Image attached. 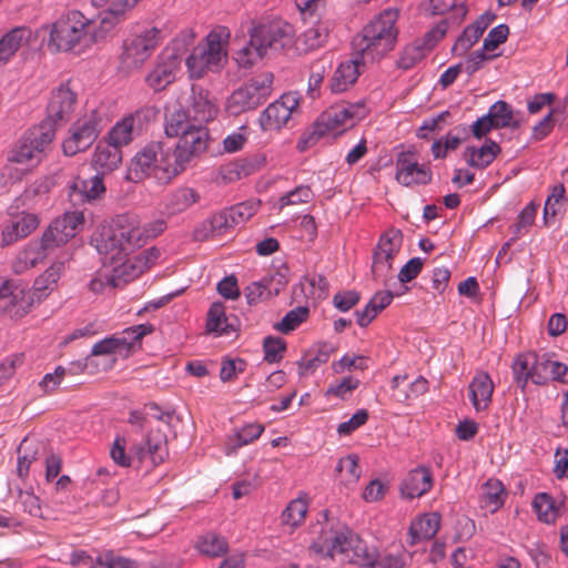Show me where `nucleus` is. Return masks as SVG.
Here are the masks:
<instances>
[{"label": "nucleus", "mask_w": 568, "mask_h": 568, "mask_svg": "<svg viewBox=\"0 0 568 568\" xmlns=\"http://www.w3.org/2000/svg\"><path fill=\"white\" fill-rule=\"evenodd\" d=\"M403 245V233L389 229L381 235L374 250L372 274L375 281L386 284L392 278L393 262Z\"/></svg>", "instance_id": "obj_13"}, {"label": "nucleus", "mask_w": 568, "mask_h": 568, "mask_svg": "<svg viewBox=\"0 0 568 568\" xmlns=\"http://www.w3.org/2000/svg\"><path fill=\"white\" fill-rule=\"evenodd\" d=\"M432 486L433 478L430 471L425 467H419L408 473L400 490L405 497L414 499L429 491Z\"/></svg>", "instance_id": "obj_33"}, {"label": "nucleus", "mask_w": 568, "mask_h": 568, "mask_svg": "<svg viewBox=\"0 0 568 568\" xmlns=\"http://www.w3.org/2000/svg\"><path fill=\"white\" fill-rule=\"evenodd\" d=\"M271 72L260 73L234 90L226 101V111L232 115L254 110L264 103L273 91Z\"/></svg>", "instance_id": "obj_9"}, {"label": "nucleus", "mask_w": 568, "mask_h": 568, "mask_svg": "<svg viewBox=\"0 0 568 568\" xmlns=\"http://www.w3.org/2000/svg\"><path fill=\"white\" fill-rule=\"evenodd\" d=\"M92 568H138L134 560L116 556L113 552H105L92 561Z\"/></svg>", "instance_id": "obj_59"}, {"label": "nucleus", "mask_w": 568, "mask_h": 568, "mask_svg": "<svg viewBox=\"0 0 568 568\" xmlns=\"http://www.w3.org/2000/svg\"><path fill=\"white\" fill-rule=\"evenodd\" d=\"M364 64L358 55L353 60L342 62L333 73L329 81V90L333 93L347 91L356 83L361 74L359 67Z\"/></svg>", "instance_id": "obj_30"}, {"label": "nucleus", "mask_w": 568, "mask_h": 568, "mask_svg": "<svg viewBox=\"0 0 568 568\" xmlns=\"http://www.w3.org/2000/svg\"><path fill=\"white\" fill-rule=\"evenodd\" d=\"M565 202L566 199L564 185H555L544 206V221L546 224H550L555 217L564 211Z\"/></svg>", "instance_id": "obj_49"}, {"label": "nucleus", "mask_w": 568, "mask_h": 568, "mask_svg": "<svg viewBox=\"0 0 568 568\" xmlns=\"http://www.w3.org/2000/svg\"><path fill=\"white\" fill-rule=\"evenodd\" d=\"M91 244L103 256L104 264L118 263L142 245V231L134 217L120 215L100 225L92 234Z\"/></svg>", "instance_id": "obj_1"}, {"label": "nucleus", "mask_w": 568, "mask_h": 568, "mask_svg": "<svg viewBox=\"0 0 568 568\" xmlns=\"http://www.w3.org/2000/svg\"><path fill=\"white\" fill-rule=\"evenodd\" d=\"M445 33L446 22L444 21L436 28L428 31L423 39L416 40L412 44L405 47L397 60V67L403 70L414 68L425 58L426 53L444 38Z\"/></svg>", "instance_id": "obj_19"}, {"label": "nucleus", "mask_w": 568, "mask_h": 568, "mask_svg": "<svg viewBox=\"0 0 568 568\" xmlns=\"http://www.w3.org/2000/svg\"><path fill=\"white\" fill-rule=\"evenodd\" d=\"M115 280L110 267L104 264L103 268H101L97 275L90 281L89 288L95 294L104 293L108 290L118 288L119 285Z\"/></svg>", "instance_id": "obj_57"}, {"label": "nucleus", "mask_w": 568, "mask_h": 568, "mask_svg": "<svg viewBox=\"0 0 568 568\" xmlns=\"http://www.w3.org/2000/svg\"><path fill=\"white\" fill-rule=\"evenodd\" d=\"M490 23V18L481 16L473 24L468 26L456 40L453 50L458 55H464L479 40Z\"/></svg>", "instance_id": "obj_36"}, {"label": "nucleus", "mask_w": 568, "mask_h": 568, "mask_svg": "<svg viewBox=\"0 0 568 568\" xmlns=\"http://www.w3.org/2000/svg\"><path fill=\"white\" fill-rule=\"evenodd\" d=\"M104 175L95 173L88 180H78L74 182L73 189L78 190L83 201L92 202L101 199L105 194Z\"/></svg>", "instance_id": "obj_45"}, {"label": "nucleus", "mask_w": 568, "mask_h": 568, "mask_svg": "<svg viewBox=\"0 0 568 568\" xmlns=\"http://www.w3.org/2000/svg\"><path fill=\"white\" fill-rule=\"evenodd\" d=\"M194 124H190L187 113L176 105L166 106L165 113V134L169 138L180 136Z\"/></svg>", "instance_id": "obj_43"}, {"label": "nucleus", "mask_w": 568, "mask_h": 568, "mask_svg": "<svg viewBox=\"0 0 568 568\" xmlns=\"http://www.w3.org/2000/svg\"><path fill=\"white\" fill-rule=\"evenodd\" d=\"M100 122V115L94 110L78 119L69 129V135L63 141V153L73 156L88 150L99 136Z\"/></svg>", "instance_id": "obj_14"}, {"label": "nucleus", "mask_w": 568, "mask_h": 568, "mask_svg": "<svg viewBox=\"0 0 568 568\" xmlns=\"http://www.w3.org/2000/svg\"><path fill=\"white\" fill-rule=\"evenodd\" d=\"M499 152L500 146L494 141H488L480 148H467L464 156L470 166L481 170L487 168L496 159Z\"/></svg>", "instance_id": "obj_37"}, {"label": "nucleus", "mask_w": 568, "mask_h": 568, "mask_svg": "<svg viewBox=\"0 0 568 568\" xmlns=\"http://www.w3.org/2000/svg\"><path fill=\"white\" fill-rule=\"evenodd\" d=\"M335 351V346L331 343H321L316 345L314 348L305 353L301 361H298V374L301 376H307L314 373L321 365L328 362Z\"/></svg>", "instance_id": "obj_34"}, {"label": "nucleus", "mask_w": 568, "mask_h": 568, "mask_svg": "<svg viewBox=\"0 0 568 568\" xmlns=\"http://www.w3.org/2000/svg\"><path fill=\"white\" fill-rule=\"evenodd\" d=\"M274 277H263L252 282L245 287L244 294L250 305H256L270 300L280 293V287L274 286Z\"/></svg>", "instance_id": "obj_40"}, {"label": "nucleus", "mask_w": 568, "mask_h": 568, "mask_svg": "<svg viewBox=\"0 0 568 568\" xmlns=\"http://www.w3.org/2000/svg\"><path fill=\"white\" fill-rule=\"evenodd\" d=\"M397 20L396 9H385L353 38L354 53L363 63L375 62L394 49L398 37Z\"/></svg>", "instance_id": "obj_2"}, {"label": "nucleus", "mask_w": 568, "mask_h": 568, "mask_svg": "<svg viewBox=\"0 0 568 568\" xmlns=\"http://www.w3.org/2000/svg\"><path fill=\"white\" fill-rule=\"evenodd\" d=\"M23 362L24 355L22 353H18L6 357L0 363V388L10 386V382L14 376L16 369L20 367Z\"/></svg>", "instance_id": "obj_58"}, {"label": "nucleus", "mask_w": 568, "mask_h": 568, "mask_svg": "<svg viewBox=\"0 0 568 568\" xmlns=\"http://www.w3.org/2000/svg\"><path fill=\"white\" fill-rule=\"evenodd\" d=\"M390 291H379L371 298L362 311L356 312V322L361 327H366L379 312L387 307L393 301Z\"/></svg>", "instance_id": "obj_38"}, {"label": "nucleus", "mask_w": 568, "mask_h": 568, "mask_svg": "<svg viewBox=\"0 0 568 568\" xmlns=\"http://www.w3.org/2000/svg\"><path fill=\"white\" fill-rule=\"evenodd\" d=\"M30 295L18 282L0 278V315L16 316L26 313L30 306Z\"/></svg>", "instance_id": "obj_20"}, {"label": "nucleus", "mask_w": 568, "mask_h": 568, "mask_svg": "<svg viewBox=\"0 0 568 568\" xmlns=\"http://www.w3.org/2000/svg\"><path fill=\"white\" fill-rule=\"evenodd\" d=\"M253 38V45H257L266 55L270 51H277L290 47L294 38L292 24L275 20L267 23H260L250 30Z\"/></svg>", "instance_id": "obj_15"}, {"label": "nucleus", "mask_w": 568, "mask_h": 568, "mask_svg": "<svg viewBox=\"0 0 568 568\" xmlns=\"http://www.w3.org/2000/svg\"><path fill=\"white\" fill-rule=\"evenodd\" d=\"M396 180L404 186L426 185L432 181V170L419 164L410 153H400L396 160Z\"/></svg>", "instance_id": "obj_21"}, {"label": "nucleus", "mask_w": 568, "mask_h": 568, "mask_svg": "<svg viewBox=\"0 0 568 568\" xmlns=\"http://www.w3.org/2000/svg\"><path fill=\"white\" fill-rule=\"evenodd\" d=\"M265 427L260 423H251L239 428L233 437V447L240 448L252 444L263 434Z\"/></svg>", "instance_id": "obj_54"}, {"label": "nucleus", "mask_w": 568, "mask_h": 568, "mask_svg": "<svg viewBox=\"0 0 568 568\" xmlns=\"http://www.w3.org/2000/svg\"><path fill=\"white\" fill-rule=\"evenodd\" d=\"M53 251L51 245H45L44 236L39 241L29 242L16 256L12 268L14 273L21 274L44 261L48 254Z\"/></svg>", "instance_id": "obj_26"}, {"label": "nucleus", "mask_w": 568, "mask_h": 568, "mask_svg": "<svg viewBox=\"0 0 568 568\" xmlns=\"http://www.w3.org/2000/svg\"><path fill=\"white\" fill-rule=\"evenodd\" d=\"M131 453L140 460H150L153 465L164 462L168 456L166 438L160 430H152L146 438L132 447Z\"/></svg>", "instance_id": "obj_24"}, {"label": "nucleus", "mask_w": 568, "mask_h": 568, "mask_svg": "<svg viewBox=\"0 0 568 568\" xmlns=\"http://www.w3.org/2000/svg\"><path fill=\"white\" fill-rule=\"evenodd\" d=\"M307 509L308 505L305 498L298 497L291 500L282 513V524L292 529L298 527L304 523Z\"/></svg>", "instance_id": "obj_47"}, {"label": "nucleus", "mask_w": 568, "mask_h": 568, "mask_svg": "<svg viewBox=\"0 0 568 568\" xmlns=\"http://www.w3.org/2000/svg\"><path fill=\"white\" fill-rule=\"evenodd\" d=\"M84 225V215L80 211L67 212L57 217L43 232L45 245L57 248L73 239Z\"/></svg>", "instance_id": "obj_18"}, {"label": "nucleus", "mask_w": 568, "mask_h": 568, "mask_svg": "<svg viewBox=\"0 0 568 568\" xmlns=\"http://www.w3.org/2000/svg\"><path fill=\"white\" fill-rule=\"evenodd\" d=\"M206 331L219 336L229 335L234 332V327L229 323L225 315V306L221 302L213 303L207 312Z\"/></svg>", "instance_id": "obj_42"}, {"label": "nucleus", "mask_w": 568, "mask_h": 568, "mask_svg": "<svg viewBox=\"0 0 568 568\" xmlns=\"http://www.w3.org/2000/svg\"><path fill=\"white\" fill-rule=\"evenodd\" d=\"M200 195L192 187H181L174 191L166 204L172 214L181 213L199 202Z\"/></svg>", "instance_id": "obj_46"}, {"label": "nucleus", "mask_w": 568, "mask_h": 568, "mask_svg": "<svg viewBox=\"0 0 568 568\" xmlns=\"http://www.w3.org/2000/svg\"><path fill=\"white\" fill-rule=\"evenodd\" d=\"M122 162V151L106 142L99 143L91 159V166L97 173L106 175L119 168Z\"/></svg>", "instance_id": "obj_32"}, {"label": "nucleus", "mask_w": 568, "mask_h": 568, "mask_svg": "<svg viewBox=\"0 0 568 568\" xmlns=\"http://www.w3.org/2000/svg\"><path fill=\"white\" fill-rule=\"evenodd\" d=\"M153 329L151 324H140L97 342L85 357L81 369L89 374L112 369L119 358H128L132 354L135 343L151 334Z\"/></svg>", "instance_id": "obj_3"}, {"label": "nucleus", "mask_w": 568, "mask_h": 568, "mask_svg": "<svg viewBox=\"0 0 568 568\" xmlns=\"http://www.w3.org/2000/svg\"><path fill=\"white\" fill-rule=\"evenodd\" d=\"M316 537L313 538L311 549L326 557H338L341 561L347 562V550H353L349 542L351 537H358L349 528L345 526L334 527L326 521L320 525V529L315 530Z\"/></svg>", "instance_id": "obj_10"}, {"label": "nucleus", "mask_w": 568, "mask_h": 568, "mask_svg": "<svg viewBox=\"0 0 568 568\" xmlns=\"http://www.w3.org/2000/svg\"><path fill=\"white\" fill-rule=\"evenodd\" d=\"M141 116L142 111L138 110L124 115L122 119L116 121L108 132L105 138L106 142L120 150L123 146L132 143L133 140L141 133Z\"/></svg>", "instance_id": "obj_22"}, {"label": "nucleus", "mask_w": 568, "mask_h": 568, "mask_svg": "<svg viewBox=\"0 0 568 568\" xmlns=\"http://www.w3.org/2000/svg\"><path fill=\"white\" fill-rule=\"evenodd\" d=\"M195 547L205 556L220 557L226 554L229 545L223 537L214 532H207L197 539Z\"/></svg>", "instance_id": "obj_48"}, {"label": "nucleus", "mask_w": 568, "mask_h": 568, "mask_svg": "<svg viewBox=\"0 0 568 568\" xmlns=\"http://www.w3.org/2000/svg\"><path fill=\"white\" fill-rule=\"evenodd\" d=\"M91 19L79 10L60 16L50 27L49 44L57 51L84 52L92 47Z\"/></svg>", "instance_id": "obj_6"}, {"label": "nucleus", "mask_w": 568, "mask_h": 568, "mask_svg": "<svg viewBox=\"0 0 568 568\" xmlns=\"http://www.w3.org/2000/svg\"><path fill=\"white\" fill-rule=\"evenodd\" d=\"M366 106L363 102H342L325 110L315 122V132L325 135L333 132H342L346 128L366 115Z\"/></svg>", "instance_id": "obj_11"}, {"label": "nucleus", "mask_w": 568, "mask_h": 568, "mask_svg": "<svg viewBox=\"0 0 568 568\" xmlns=\"http://www.w3.org/2000/svg\"><path fill=\"white\" fill-rule=\"evenodd\" d=\"M230 31L225 27L212 30L185 59V65L191 79H202L209 72L220 71L227 58Z\"/></svg>", "instance_id": "obj_5"}, {"label": "nucleus", "mask_w": 568, "mask_h": 568, "mask_svg": "<svg viewBox=\"0 0 568 568\" xmlns=\"http://www.w3.org/2000/svg\"><path fill=\"white\" fill-rule=\"evenodd\" d=\"M207 145L209 131L201 124L191 126V129L180 135L179 142L172 152L181 173L194 159L206 151Z\"/></svg>", "instance_id": "obj_16"}, {"label": "nucleus", "mask_w": 568, "mask_h": 568, "mask_svg": "<svg viewBox=\"0 0 568 568\" xmlns=\"http://www.w3.org/2000/svg\"><path fill=\"white\" fill-rule=\"evenodd\" d=\"M194 39V31L191 29H184L156 58L152 70L145 77L146 84L154 92L164 90L175 81L183 57L187 51V48L193 43Z\"/></svg>", "instance_id": "obj_7"}, {"label": "nucleus", "mask_w": 568, "mask_h": 568, "mask_svg": "<svg viewBox=\"0 0 568 568\" xmlns=\"http://www.w3.org/2000/svg\"><path fill=\"white\" fill-rule=\"evenodd\" d=\"M39 226V219L36 214L21 212L8 221L1 232L2 246H9L13 243L29 236Z\"/></svg>", "instance_id": "obj_23"}, {"label": "nucleus", "mask_w": 568, "mask_h": 568, "mask_svg": "<svg viewBox=\"0 0 568 568\" xmlns=\"http://www.w3.org/2000/svg\"><path fill=\"white\" fill-rule=\"evenodd\" d=\"M534 364H536V353H525L516 357L513 364V372L518 387L525 388L527 382L531 381Z\"/></svg>", "instance_id": "obj_50"}, {"label": "nucleus", "mask_w": 568, "mask_h": 568, "mask_svg": "<svg viewBox=\"0 0 568 568\" xmlns=\"http://www.w3.org/2000/svg\"><path fill=\"white\" fill-rule=\"evenodd\" d=\"M80 368V364L73 363L70 364L69 367L58 366L53 373L45 374L39 385L48 389H53L61 384L65 375H74Z\"/></svg>", "instance_id": "obj_61"}, {"label": "nucleus", "mask_w": 568, "mask_h": 568, "mask_svg": "<svg viewBox=\"0 0 568 568\" xmlns=\"http://www.w3.org/2000/svg\"><path fill=\"white\" fill-rule=\"evenodd\" d=\"M31 37L32 31L27 27H17L4 33L0 39V68L9 63Z\"/></svg>", "instance_id": "obj_31"}, {"label": "nucleus", "mask_w": 568, "mask_h": 568, "mask_svg": "<svg viewBox=\"0 0 568 568\" xmlns=\"http://www.w3.org/2000/svg\"><path fill=\"white\" fill-rule=\"evenodd\" d=\"M264 358L268 363H276L282 359L286 348L285 342L280 337L268 336L264 339Z\"/></svg>", "instance_id": "obj_64"}, {"label": "nucleus", "mask_w": 568, "mask_h": 568, "mask_svg": "<svg viewBox=\"0 0 568 568\" xmlns=\"http://www.w3.org/2000/svg\"><path fill=\"white\" fill-rule=\"evenodd\" d=\"M506 491L503 483L490 478L483 486L481 507L490 513L497 511L505 503Z\"/></svg>", "instance_id": "obj_41"}, {"label": "nucleus", "mask_w": 568, "mask_h": 568, "mask_svg": "<svg viewBox=\"0 0 568 568\" xmlns=\"http://www.w3.org/2000/svg\"><path fill=\"white\" fill-rule=\"evenodd\" d=\"M551 358L547 355L536 354V364L531 372V382L537 386H544L550 381Z\"/></svg>", "instance_id": "obj_62"}, {"label": "nucleus", "mask_w": 568, "mask_h": 568, "mask_svg": "<svg viewBox=\"0 0 568 568\" xmlns=\"http://www.w3.org/2000/svg\"><path fill=\"white\" fill-rule=\"evenodd\" d=\"M440 527V516L437 513H427L415 518L408 529V545L415 546L435 537Z\"/></svg>", "instance_id": "obj_29"}, {"label": "nucleus", "mask_w": 568, "mask_h": 568, "mask_svg": "<svg viewBox=\"0 0 568 568\" xmlns=\"http://www.w3.org/2000/svg\"><path fill=\"white\" fill-rule=\"evenodd\" d=\"M313 197L314 193L310 186L300 185L282 195L278 200V206L280 209H284L285 206L306 204L311 202Z\"/></svg>", "instance_id": "obj_56"}, {"label": "nucleus", "mask_w": 568, "mask_h": 568, "mask_svg": "<svg viewBox=\"0 0 568 568\" xmlns=\"http://www.w3.org/2000/svg\"><path fill=\"white\" fill-rule=\"evenodd\" d=\"M189 111L192 112L194 120L210 122L216 118L219 108L207 90L200 85H192Z\"/></svg>", "instance_id": "obj_27"}, {"label": "nucleus", "mask_w": 568, "mask_h": 568, "mask_svg": "<svg viewBox=\"0 0 568 568\" xmlns=\"http://www.w3.org/2000/svg\"><path fill=\"white\" fill-rule=\"evenodd\" d=\"M53 138L54 129L51 123L43 122L38 126H33L18 140L10 151L8 160L11 163L33 168L42 160Z\"/></svg>", "instance_id": "obj_8"}, {"label": "nucleus", "mask_w": 568, "mask_h": 568, "mask_svg": "<svg viewBox=\"0 0 568 568\" xmlns=\"http://www.w3.org/2000/svg\"><path fill=\"white\" fill-rule=\"evenodd\" d=\"M487 115L497 129L515 125L513 110L505 101L495 102L489 108Z\"/></svg>", "instance_id": "obj_51"}, {"label": "nucleus", "mask_w": 568, "mask_h": 568, "mask_svg": "<svg viewBox=\"0 0 568 568\" xmlns=\"http://www.w3.org/2000/svg\"><path fill=\"white\" fill-rule=\"evenodd\" d=\"M77 94L69 84H61L57 88L48 103V116L52 121L68 120L74 111Z\"/></svg>", "instance_id": "obj_25"}, {"label": "nucleus", "mask_w": 568, "mask_h": 568, "mask_svg": "<svg viewBox=\"0 0 568 568\" xmlns=\"http://www.w3.org/2000/svg\"><path fill=\"white\" fill-rule=\"evenodd\" d=\"M161 43V31L145 29L123 41L121 62L128 69H139L148 61Z\"/></svg>", "instance_id": "obj_12"}, {"label": "nucleus", "mask_w": 568, "mask_h": 568, "mask_svg": "<svg viewBox=\"0 0 568 568\" xmlns=\"http://www.w3.org/2000/svg\"><path fill=\"white\" fill-rule=\"evenodd\" d=\"M430 10L433 14L452 12L454 22L462 21L467 12L463 3L457 4V0H430Z\"/></svg>", "instance_id": "obj_55"}, {"label": "nucleus", "mask_w": 568, "mask_h": 568, "mask_svg": "<svg viewBox=\"0 0 568 568\" xmlns=\"http://www.w3.org/2000/svg\"><path fill=\"white\" fill-rule=\"evenodd\" d=\"M179 168L171 146L163 142H151L132 158L126 179L139 182L153 175L160 182L168 183L181 173Z\"/></svg>", "instance_id": "obj_4"}, {"label": "nucleus", "mask_w": 568, "mask_h": 568, "mask_svg": "<svg viewBox=\"0 0 568 568\" xmlns=\"http://www.w3.org/2000/svg\"><path fill=\"white\" fill-rule=\"evenodd\" d=\"M125 13L126 11L113 1L111 7L100 14L99 21L91 20L92 45L112 34L116 27L125 19Z\"/></svg>", "instance_id": "obj_28"}, {"label": "nucleus", "mask_w": 568, "mask_h": 568, "mask_svg": "<svg viewBox=\"0 0 568 568\" xmlns=\"http://www.w3.org/2000/svg\"><path fill=\"white\" fill-rule=\"evenodd\" d=\"M300 100L296 93H284L278 100L271 103L260 115L263 131H276L285 126L295 113L298 112Z\"/></svg>", "instance_id": "obj_17"}, {"label": "nucleus", "mask_w": 568, "mask_h": 568, "mask_svg": "<svg viewBox=\"0 0 568 568\" xmlns=\"http://www.w3.org/2000/svg\"><path fill=\"white\" fill-rule=\"evenodd\" d=\"M331 30L332 22L329 20L318 19L300 36L298 43L305 51L318 49L326 43Z\"/></svg>", "instance_id": "obj_35"}, {"label": "nucleus", "mask_w": 568, "mask_h": 568, "mask_svg": "<svg viewBox=\"0 0 568 568\" xmlns=\"http://www.w3.org/2000/svg\"><path fill=\"white\" fill-rule=\"evenodd\" d=\"M336 470L344 474L346 481L355 483L361 477V467L356 455H347L339 459Z\"/></svg>", "instance_id": "obj_63"}, {"label": "nucleus", "mask_w": 568, "mask_h": 568, "mask_svg": "<svg viewBox=\"0 0 568 568\" xmlns=\"http://www.w3.org/2000/svg\"><path fill=\"white\" fill-rule=\"evenodd\" d=\"M307 316L308 310L306 307H296L286 313L282 321L275 324V328L281 333L287 334L302 324Z\"/></svg>", "instance_id": "obj_60"}, {"label": "nucleus", "mask_w": 568, "mask_h": 568, "mask_svg": "<svg viewBox=\"0 0 568 568\" xmlns=\"http://www.w3.org/2000/svg\"><path fill=\"white\" fill-rule=\"evenodd\" d=\"M143 265L139 263L135 256H126L118 263H110L109 267L114 275V281H116L119 287L123 286L130 281L139 277L144 271Z\"/></svg>", "instance_id": "obj_39"}, {"label": "nucleus", "mask_w": 568, "mask_h": 568, "mask_svg": "<svg viewBox=\"0 0 568 568\" xmlns=\"http://www.w3.org/2000/svg\"><path fill=\"white\" fill-rule=\"evenodd\" d=\"M532 507L539 518V520L551 524L557 518V509L555 507L552 498L545 493L536 495L532 501Z\"/></svg>", "instance_id": "obj_52"}, {"label": "nucleus", "mask_w": 568, "mask_h": 568, "mask_svg": "<svg viewBox=\"0 0 568 568\" xmlns=\"http://www.w3.org/2000/svg\"><path fill=\"white\" fill-rule=\"evenodd\" d=\"M264 57L260 48L256 44L253 45L252 34H250V41L234 52V60L241 68H251Z\"/></svg>", "instance_id": "obj_53"}, {"label": "nucleus", "mask_w": 568, "mask_h": 568, "mask_svg": "<svg viewBox=\"0 0 568 568\" xmlns=\"http://www.w3.org/2000/svg\"><path fill=\"white\" fill-rule=\"evenodd\" d=\"M353 550H347V562L355 564L364 568H373L376 549L368 548L359 537H351Z\"/></svg>", "instance_id": "obj_44"}]
</instances>
